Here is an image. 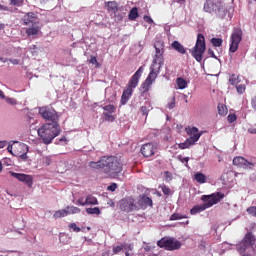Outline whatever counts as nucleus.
Wrapping results in <instances>:
<instances>
[{"label":"nucleus","mask_w":256,"mask_h":256,"mask_svg":"<svg viewBox=\"0 0 256 256\" xmlns=\"http://www.w3.org/2000/svg\"><path fill=\"white\" fill-rule=\"evenodd\" d=\"M89 167L102 171V173H105L108 177H117V175L123 171V162H121V158L117 156H103L98 162L91 161Z\"/></svg>","instance_id":"obj_1"},{"label":"nucleus","mask_w":256,"mask_h":256,"mask_svg":"<svg viewBox=\"0 0 256 256\" xmlns=\"http://www.w3.org/2000/svg\"><path fill=\"white\" fill-rule=\"evenodd\" d=\"M37 133L45 145H51L53 139L61 134V126L59 123H45L37 130Z\"/></svg>","instance_id":"obj_2"},{"label":"nucleus","mask_w":256,"mask_h":256,"mask_svg":"<svg viewBox=\"0 0 256 256\" xmlns=\"http://www.w3.org/2000/svg\"><path fill=\"white\" fill-rule=\"evenodd\" d=\"M225 198V194L221 192L213 193L209 196L203 195L201 199L205 202L204 204L201 205H196L194 206L191 210L190 213L192 215H197V213H201L205 211V209H209V207H213V205H217V203H220L222 199Z\"/></svg>","instance_id":"obj_3"},{"label":"nucleus","mask_w":256,"mask_h":256,"mask_svg":"<svg viewBox=\"0 0 256 256\" xmlns=\"http://www.w3.org/2000/svg\"><path fill=\"white\" fill-rule=\"evenodd\" d=\"M143 71H145V68L141 66L134 75L131 76L126 89L123 90L122 96H121V104L126 105L127 101L131 99V95H133V90L137 89L139 85V79H141V76L143 75Z\"/></svg>","instance_id":"obj_4"},{"label":"nucleus","mask_w":256,"mask_h":256,"mask_svg":"<svg viewBox=\"0 0 256 256\" xmlns=\"http://www.w3.org/2000/svg\"><path fill=\"white\" fill-rule=\"evenodd\" d=\"M205 13L216 15L219 19L225 17L226 8L223 0H206L203 7Z\"/></svg>","instance_id":"obj_5"},{"label":"nucleus","mask_w":256,"mask_h":256,"mask_svg":"<svg viewBox=\"0 0 256 256\" xmlns=\"http://www.w3.org/2000/svg\"><path fill=\"white\" fill-rule=\"evenodd\" d=\"M155 48V55L153 57L152 65L150 66L151 69H158V71H161V68L163 67V63L165 61V58L163 55H165V42L158 40L154 43Z\"/></svg>","instance_id":"obj_6"},{"label":"nucleus","mask_w":256,"mask_h":256,"mask_svg":"<svg viewBox=\"0 0 256 256\" xmlns=\"http://www.w3.org/2000/svg\"><path fill=\"white\" fill-rule=\"evenodd\" d=\"M206 50L207 46L205 45V36L203 34H198L196 44L192 50H190V53L198 63H201L203 61V54Z\"/></svg>","instance_id":"obj_7"},{"label":"nucleus","mask_w":256,"mask_h":256,"mask_svg":"<svg viewBox=\"0 0 256 256\" xmlns=\"http://www.w3.org/2000/svg\"><path fill=\"white\" fill-rule=\"evenodd\" d=\"M160 71L161 70H159L158 68H150V73L140 86L141 95H145L146 93H149V91H151L153 82L156 81Z\"/></svg>","instance_id":"obj_8"},{"label":"nucleus","mask_w":256,"mask_h":256,"mask_svg":"<svg viewBox=\"0 0 256 256\" xmlns=\"http://www.w3.org/2000/svg\"><path fill=\"white\" fill-rule=\"evenodd\" d=\"M255 241V235H253L252 232H247L242 241L236 245L238 253H240V255H243V253H245V251H247L249 247H253V245H255Z\"/></svg>","instance_id":"obj_9"},{"label":"nucleus","mask_w":256,"mask_h":256,"mask_svg":"<svg viewBox=\"0 0 256 256\" xmlns=\"http://www.w3.org/2000/svg\"><path fill=\"white\" fill-rule=\"evenodd\" d=\"M241 41H243V30L241 28H234L230 36V53H236Z\"/></svg>","instance_id":"obj_10"},{"label":"nucleus","mask_w":256,"mask_h":256,"mask_svg":"<svg viewBox=\"0 0 256 256\" xmlns=\"http://www.w3.org/2000/svg\"><path fill=\"white\" fill-rule=\"evenodd\" d=\"M39 115L45 121H50V123H59V114L53 108L44 106L39 108Z\"/></svg>","instance_id":"obj_11"},{"label":"nucleus","mask_w":256,"mask_h":256,"mask_svg":"<svg viewBox=\"0 0 256 256\" xmlns=\"http://www.w3.org/2000/svg\"><path fill=\"white\" fill-rule=\"evenodd\" d=\"M158 247L166 251H177L181 249V242L174 238H162L157 242Z\"/></svg>","instance_id":"obj_12"},{"label":"nucleus","mask_w":256,"mask_h":256,"mask_svg":"<svg viewBox=\"0 0 256 256\" xmlns=\"http://www.w3.org/2000/svg\"><path fill=\"white\" fill-rule=\"evenodd\" d=\"M119 208L124 211V213H131L132 211H139V206L135 204V199L133 197H125L119 201Z\"/></svg>","instance_id":"obj_13"},{"label":"nucleus","mask_w":256,"mask_h":256,"mask_svg":"<svg viewBox=\"0 0 256 256\" xmlns=\"http://www.w3.org/2000/svg\"><path fill=\"white\" fill-rule=\"evenodd\" d=\"M158 146L156 143L149 142L143 144L140 149V153H142L143 157H153L155 153H157Z\"/></svg>","instance_id":"obj_14"},{"label":"nucleus","mask_w":256,"mask_h":256,"mask_svg":"<svg viewBox=\"0 0 256 256\" xmlns=\"http://www.w3.org/2000/svg\"><path fill=\"white\" fill-rule=\"evenodd\" d=\"M9 174L11 177H14V179H17V181L25 183L29 187H33V176L13 171H10Z\"/></svg>","instance_id":"obj_15"},{"label":"nucleus","mask_w":256,"mask_h":256,"mask_svg":"<svg viewBox=\"0 0 256 256\" xmlns=\"http://www.w3.org/2000/svg\"><path fill=\"white\" fill-rule=\"evenodd\" d=\"M27 153H29V146L25 143H20L14 146V155L20 157L23 161H27Z\"/></svg>","instance_id":"obj_16"},{"label":"nucleus","mask_w":256,"mask_h":256,"mask_svg":"<svg viewBox=\"0 0 256 256\" xmlns=\"http://www.w3.org/2000/svg\"><path fill=\"white\" fill-rule=\"evenodd\" d=\"M185 131L187 135H189L188 140H190L194 145L199 141V139H201V135H203V133L199 132L197 127L188 126L185 128Z\"/></svg>","instance_id":"obj_17"},{"label":"nucleus","mask_w":256,"mask_h":256,"mask_svg":"<svg viewBox=\"0 0 256 256\" xmlns=\"http://www.w3.org/2000/svg\"><path fill=\"white\" fill-rule=\"evenodd\" d=\"M233 165L239 167L240 169H252L255 167V164L249 162L247 159L241 156H236L233 159Z\"/></svg>","instance_id":"obj_18"},{"label":"nucleus","mask_w":256,"mask_h":256,"mask_svg":"<svg viewBox=\"0 0 256 256\" xmlns=\"http://www.w3.org/2000/svg\"><path fill=\"white\" fill-rule=\"evenodd\" d=\"M136 205L139 207V209H147V207H153V200L147 195H142L140 196L138 204Z\"/></svg>","instance_id":"obj_19"},{"label":"nucleus","mask_w":256,"mask_h":256,"mask_svg":"<svg viewBox=\"0 0 256 256\" xmlns=\"http://www.w3.org/2000/svg\"><path fill=\"white\" fill-rule=\"evenodd\" d=\"M23 23H24V25H35V24H37V22L35 21V13L28 12L26 15H24Z\"/></svg>","instance_id":"obj_20"},{"label":"nucleus","mask_w":256,"mask_h":256,"mask_svg":"<svg viewBox=\"0 0 256 256\" xmlns=\"http://www.w3.org/2000/svg\"><path fill=\"white\" fill-rule=\"evenodd\" d=\"M171 47L174 49V51H177L181 55H185V53H187V50L185 49V46H183V44H181L177 40L172 42Z\"/></svg>","instance_id":"obj_21"},{"label":"nucleus","mask_w":256,"mask_h":256,"mask_svg":"<svg viewBox=\"0 0 256 256\" xmlns=\"http://www.w3.org/2000/svg\"><path fill=\"white\" fill-rule=\"evenodd\" d=\"M31 27H29L27 30H26V35H28V37H31L33 35H37L39 33V26L36 24H32L30 25Z\"/></svg>","instance_id":"obj_22"},{"label":"nucleus","mask_w":256,"mask_h":256,"mask_svg":"<svg viewBox=\"0 0 256 256\" xmlns=\"http://www.w3.org/2000/svg\"><path fill=\"white\" fill-rule=\"evenodd\" d=\"M106 7L111 13H117L119 11V5L115 1L107 2Z\"/></svg>","instance_id":"obj_23"},{"label":"nucleus","mask_w":256,"mask_h":256,"mask_svg":"<svg viewBox=\"0 0 256 256\" xmlns=\"http://www.w3.org/2000/svg\"><path fill=\"white\" fill-rule=\"evenodd\" d=\"M83 206L85 205H99V202L97 201V198L91 195H88L86 197V200L84 203H82Z\"/></svg>","instance_id":"obj_24"},{"label":"nucleus","mask_w":256,"mask_h":256,"mask_svg":"<svg viewBox=\"0 0 256 256\" xmlns=\"http://www.w3.org/2000/svg\"><path fill=\"white\" fill-rule=\"evenodd\" d=\"M137 17H139V10L137 9V7H133L128 14V19L130 21H135Z\"/></svg>","instance_id":"obj_25"},{"label":"nucleus","mask_w":256,"mask_h":256,"mask_svg":"<svg viewBox=\"0 0 256 256\" xmlns=\"http://www.w3.org/2000/svg\"><path fill=\"white\" fill-rule=\"evenodd\" d=\"M194 179L195 181H197V183L203 184L206 183L207 181V177L205 176V174L198 172L194 175Z\"/></svg>","instance_id":"obj_26"},{"label":"nucleus","mask_w":256,"mask_h":256,"mask_svg":"<svg viewBox=\"0 0 256 256\" xmlns=\"http://www.w3.org/2000/svg\"><path fill=\"white\" fill-rule=\"evenodd\" d=\"M67 215H69V212H67V209L57 210L53 214V218L54 219H61V217H67Z\"/></svg>","instance_id":"obj_27"},{"label":"nucleus","mask_w":256,"mask_h":256,"mask_svg":"<svg viewBox=\"0 0 256 256\" xmlns=\"http://www.w3.org/2000/svg\"><path fill=\"white\" fill-rule=\"evenodd\" d=\"M102 109L104 111L103 113H108V114H113L115 113V111H117V108H115V105L113 104L103 106Z\"/></svg>","instance_id":"obj_28"},{"label":"nucleus","mask_w":256,"mask_h":256,"mask_svg":"<svg viewBox=\"0 0 256 256\" xmlns=\"http://www.w3.org/2000/svg\"><path fill=\"white\" fill-rule=\"evenodd\" d=\"M176 84L178 86V89H187V80L183 78H177Z\"/></svg>","instance_id":"obj_29"},{"label":"nucleus","mask_w":256,"mask_h":256,"mask_svg":"<svg viewBox=\"0 0 256 256\" xmlns=\"http://www.w3.org/2000/svg\"><path fill=\"white\" fill-rule=\"evenodd\" d=\"M66 211L68 215H75L77 213H81V209L75 206H67Z\"/></svg>","instance_id":"obj_30"},{"label":"nucleus","mask_w":256,"mask_h":256,"mask_svg":"<svg viewBox=\"0 0 256 256\" xmlns=\"http://www.w3.org/2000/svg\"><path fill=\"white\" fill-rule=\"evenodd\" d=\"M180 219H188V216L180 213H174L170 216V221H179Z\"/></svg>","instance_id":"obj_31"},{"label":"nucleus","mask_w":256,"mask_h":256,"mask_svg":"<svg viewBox=\"0 0 256 256\" xmlns=\"http://www.w3.org/2000/svg\"><path fill=\"white\" fill-rule=\"evenodd\" d=\"M192 145H195V144L190 140H188L187 138L183 143L178 144V147L180 149H189Z\"/></svg>","instance_id":"obj_32"},{"label":"nucleus","mask_w":256,"mask_h":256,"mask_svg":"<svg viewBox=\"0 0 256 256\" xmlns=\"http://www.w3.org/2000/svg\"><path fill=\"white\" fill-rule=\"evenodd\" d=\"M86 213H88V215H101V210L99 207L87 208Z\"/></svg>","instance_id":"obj_33"},{"label":"nucleus","mask_w":256,"mask_h":256,"mask_svg":"<svg viewBox=\"0 0 256 256\" xmlns=\"http://www.w3.org/2000/svg\"><path fill=\"white\" fill-rule=\"evenodd\" d=\"M218 113L219 115H222L223 117H225V115H227L228 113L227 106L223 104H218Z\"/></svg>","instance_id":"obj_34"},{"label":"nucleus","mask_w":256,"mask_h":256,"mask_svg":"<svg viewBox=\"0 0 256 256\" xmlns=\"http://www.w3.org/2000/svg\"><path fill=\"white\" fill-rule=\"evenodd\" d=\"M104 121H107L108 123H113L117 117L113 114L109 113H103Z\"/></svg>","instance_id":"obj_35"},{"label":"nucleus","mask_w":256,"mask_h":256,"mask_svg":"<svg viewBox=\"0 0 256 256\" xmlns=\"http://www.w3.org/2000/svg\"><path fill=\"white\" fill-rule=\"evenodd\" d=\"M211 43H212L213 47H221V45H223V39H221V38H212Z\"/></svg>","instance_id":"obj_36"},{"label":"nucleus","mask_w":256,"mask_h":256,"mask_svg":"<svg viewBox=\"0 0 256 256\" xmlns=\"http://www.w3.org/2000/svg\"><path fill=\"white\" fill-rule=\"evenodd\" d=\"M23 0H10V5H12V7H23Z\"/></svg>","instance_id":"obj_37"},{"label":"nucleus","mask_w":256,"mask_h":256,"mask_svg":"<svg viewBox=\"0 0 256 256\" xmlns=\"http://www.w3.org/2000/svg\"><path fill=\"white\" fill-rule=\"evenodd\" d=\"M112 251L114 255H119V253L123 251V244L118 246H113Z\"/></svg>","instance_id":"obj_38"},{"label":"nucleus","mask_w":256,"mask_h":256,"mask_svg":"<svg viewBox=\"0 0 256 256\" xmlns=\"http://www.w3.org/2000/svg\"><path fill=\"white\" fill-rule=\"evenodd\" d=\"M89 63H91V65H96L97 69H99V67H101V64L99 63V61H97V57H95V56H91Z\"/></svg>","instance_id":"obj_39"},{"label":"nucleus","mask_w":256,"mask_h":256,"mask_svg":"<svg viewBox=\"0 0 256 256\" xmlns=\"http://www.w3.org/2000/svg\"><path fill=\"white\" fill-rule=\"evenodd\" d=\"M246 211L248 215H252V217H256V206L248 207Z\"/></svg>","instance_id":"obj_40"},{"label":"nucleus","mask_w":256,"mask_h":256,"mask_svg":"<svg viewBox=\"0 0 256 256\" xmlns=\"http://www.w3.org/2000/svg\"><path fill=\"white\" fill-rule=\"evenodd\" d=\"M69 228L72 229L74 233L81 232V228H79L76 223L69 224Z\"/></svg>","instance_id":"obj_41"},{"label":"nucleus","mask_w":256,"mask_h":256,"mask_svg":"<svg viewBox=\"0 0 256 256\" xmlns=\"http://www.w3.org/2000/svg\"><path fill=\"white\" fill-rule=\"evenodd\" d=\"M167 108L168 109H175V96H173L170 99V102L167 104Z\"/></svg>","instance_id":"obj_42"},{"label":"nucleus","mask_w":256,"mask_h":256,"mask_svg":"<svg viewBox=\"0 0 256 256\" xmlns=\"http://www.w3.org/2000/svg\"><path fill=\"white\" fill-rule=\"evenodd\" d=\"M236 90H237V93H239L240 95H243V93H245V85H243V84L238 85L236 87Z\"/></svg>","instance_id":"obj_43"},{"label":"nucleus","mask_w":256,"mask_h":256,"mask_svg":"<svg viewBox=\"0 0 256 256\" xmlns=\"http://www.w3.org/2000/svg\"><path fill=\"white\" fill-rule=\"evenodd\" d=\"M227 120L229 123H235V121H237V116L235 114H229Z\"/></svg>","instance_id":"obj_44"},{"label":"nucleus","mask_w":256,"mask_h":256,"mask_svg":"<svg viewBox=\"0 0 256 256\" xmlns=\"http://www.w3.org/2000/svg\"><path fill=\"white\" fill-rule=\"evenodd\" d=\"M122 247L125 251H133V244L124 243L122 244Z\"/></svg>","instance_id":"obj_45"},{"label":"nucleus","mask_w":256,"mask_h":256,"mask_svg":"<svg viewBox=\"0 0 256 256\" xmlns=\"http://www.w3.org/2000/svg\"><path fill=\"white\" fill-rule=\"evenodd\" d=\"M6 100V103H8L9 105H17V100H15L14 98H4Z\"/></svg>","instance_id":"obj_46"},{"label":"nucleus","mask_w":256,"mask_h":256,"mask_svg":"<svg viewBox=\"0 0 256 256\" xmlns=\"http://www.w3.org/2000/svg\"><path fill=\"white\" fill-rule=\"evenodd\" d=\"M162 192L164 193V195H170L171 194V189L165 185H163L162 187Z\"/></svg>","instance_id":"obj_47"},{"label":"nucleus","mask_w":256,"mask_h":256,"mask_svg":"<svg viewBox=\"0 0 256 256\" xmlns=\"http://www.w3.org/2000/svg\"><path fill=\"white\" fill-rule=\"evenodd\" d=\"M140 111H141L142 115H149V108L147 107V105L146 106H142L140 108Z\"/></svg>","instance_id":"obj_48"},{"label":"nucleus","mask_w":256,"mask_h":256,"mask_svg":"<svg viewBox=\"0 0 256 256\" xmlns=\"http://www.w3.org/2000/svg\"><path fill=\"white\" fill-rule=\"evenodd\" d=\"M178 161H180L181 163H189V157H184L183 158V156H181V155H179L178 156Z\"/></svg>","instance_id":"obj_49"},{"label":"nucleus","mask_w":256,"mask_h":256,"mask_svg":"<svg viewBox=\"0 0 256 256\" xmlns=\"http://www.w3.org/2000/svg\"><path fill=\"white\" fill-rule=\"evenodd\" d=\"M229 83H231V85H235V83H237V77L235 76V74H233V75L230 77Z\"/></svg>","instance_id":"obj_50"},{"label":"nucleus","mask_w":256,"mask_h":256,"mask_svg":"<svg viewBox=\"0 0 256 256\" xmlns=\"http://www.w3.org/2000/svg\"><path fill=\"white\" fill-rule=\"evenodd\" d=\"M117 189V184H115V183H112L111 185H109L108 187H107V190L108 191H115Z\"/></svg>","instance_id":"obj_51"},{"label":"nucleus","mask_w":256,"mask_h":256,"mask_svg":"<svg viewBox=\"0 0 256 256\" xmlns=\"http://www.w3.org/2000/svg\"><path fill=\"white\" fill-rule=\"evenodd\" d=\"M251 106L256 111V96L251 99Z\"/></svg>","instance_id":"obj_52"},{"label":"nucleus","mask_w":256,"mask_h":256,"mask_svg":"<svg viewBox=\"0 0 256 256\" xmlns=\"http://www.w3.org/2000/svg\"><path fill=\"white\" fill-rule=\"evenodd\" d=\"M144 21H146V23H149L151 25V23H153V19L149 16H144Z\"/></svg>","instance_id":"obj_53"},{"label":"nucleus","mask_w":256,"mask_h":256,"mask_svg":"<svg viewBox=\"0 0 256 256\" xmlns=\"http://www.w3.org/2000/svg\"><path fill=\"white\" fill-rule=\"evenodd\" d=\"M7 147V141H0V149Z\"/></svg>","instance_id":"obj_54"},{"label":"nucleus","mask_w":256,"mask_h":256,"mask_svg":"<svg viewBox=\"0 0 256 256\" xmlns=\"http://www.w3.org/2000/svg\"><path fill=\"white\" fill-rule=\"evenodd\" d=\"M7 150L9 151V153H11L12 155H15V152H13V146L9 145L7 147Z\"/></svg>","instance_id":"obj_55"},{"label":"nucleus","mask_w":256,"mask_h":256,"mask_svg":"<svg viewBox=\"0 0 256 256\" xmlns=\"http://www.w3.org/2000/svg\"><path fill=\"white\" fill-rule=\"evenodd\" d=\"M10 63H12V65H19V61L17 59H11Z\"/></svg>","instance_id":"obj_56"},{"label":"nucleus","mask_w":256,"mask_h":256,"mask_svg":"<svg viewBox=\"0 0 256 256\" xmlns=\"http://www.w3.org/2000/svg\"><path fill=\"white\" fill-rule=\"evenodd\" d=\"M0 11H9V8L0 4Z\"/></svg>","instance_id":"obj_57"},{"label":"nucleus","mask_w":256,"mask_h":256,"mask_svg":"<svg viewBox=\"0 0 256 256\" xmlns=\"http://www.w3.org/2000/svg\"><path fill=\"white\" fill-rule=\"evenodd\" d=\"M208 53L209 55H211V57H215V52H213V50L209 49Z\"/></svg>","instance_id":"obj_58"},{"label":"nucleus","mask_w":256,"mask_h":256,"mask_svg":"<svg viewBox=\"0 0 256 256\" xmlns=\"http://www.w3.org/2000/svg\"><path fill=\"white\" fill-rule=\"evenodd\" d=\"M0 99H5V93L2 90H0Z\"/></svg>","instance_id":"obj_59"},{"label":"nucleus","mask_w":256,"mask_h":256,"mask_svg":"<svg viewBox=\"0 0 256 256\" xmlns=\"http://www.w3.org/2000/svg\"><path fill=\"white\" fill-rule=\"evenodd\" d=\"M3 29H5V24L0 23V31H3Z\"/></svg>","instance_id":"obj_60"},{"label":"nucleus","mask_w":256,"mask_h":256,"mask_svg":"<svg viewBox=\"0 0 256 256\" xmlns=\"http://www.w3.org/2000/svg\"><path fill=\"white\" fill-rule=\"evenodd\" d=\"M125 255L126 256H131V254L129 253V250H126Z\"/></svg>","instance_id":"obj_61"},{"label":"nucleus","mask_w":256,"mask_h":256,"mask_svg":"<svg viewBox=\"0 0 256 256\" xmlns=\"http://www.w3.org/2000/svg\"><path fill=\"white\" fill-rule=\"evenodd\" d=\"M60 141H67V138L65 136H63Z\"/></svg>","instance_id":"obj_62"},{"label":"nucleus","mask_w":256,"mask_h":256,"mask_svg":"<svg viewBox=\"0 0 256 256\" xmlns=\"http://www.w3.org/2000/svg\"><path fill=\"white\" fill-rule=\"evenodd\" d=\"M49 0H40L41 3H47Z\"/></svg>","instance_id":"obj_63"},{"label":"nucleus","mask_w":256,"mask_h":256,"mask_svg":"<svg viewBox=\"0 0 256 256\" xmlns=\"http://www.w3.org/2000/svg\"><path fill=\"white\" fill-rule=\"evenodd\" d=\"M252 134H256V129L251 131Z\"/></svg>","instance_id":"obj_64"}]
</instances>
